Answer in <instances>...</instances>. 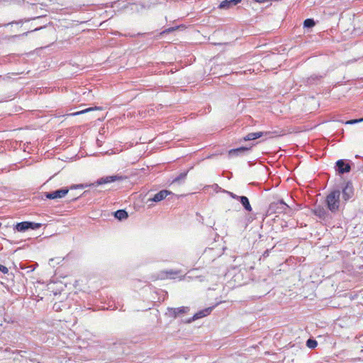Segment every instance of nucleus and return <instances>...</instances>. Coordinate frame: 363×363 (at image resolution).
Returning <instances> with one entry per match:
<instances>
[{"label": "nucleus", "mask_w": 363, "mask_h": 363, "mask_svg": "<svg viewBox=\"0 0 363 363\" xmlns=\"http://www.w3.org/2000/svg\"><path fill=\"white\" fill-rule=\"evenodd\" d=\"M340 191L338 189L332 191L326 196L325 202L327 207L333 213H335L339 210L340 203Z\"/></svg>", "instance_id": "f257e3e1"}, {"label": "nucleus", "mask_w": 363, "mask_h": 363, "mask_svg": "<svg viewBox=\"0 0 363 363\" xmlns=\"http://www.w3.org/2000/svg\"><path fill=\"white\" fill-rule=\"evenodd\" d=\"M289 209H290L289 206L283 199H280L269 204L268 212L269 213H286Z\"/></svg>", "instance_id": "f03ea898"}, {"label": "nucleus", "mask_w": 363, "mask_h": 363, "mask_svg": "<svg viewBox=\"0 0 363 363\" xmlns=\"http://www.w3.org/2000/svg\"><path fill=\"white\" fill-rule=\"evenodd\" d=\"M232 279L238 286L245 285L250 279L249 273L246 268L240 269L237 272L234 273Z\"/></svg>", "instance_id": "7ed1b4c3"}, {"label": "nucleus", "mask_w": 363, "mask_h": 363, "mask_svg": "<svg viewBox=\"0 0 363 363\" xmlns=\"http://www.w3.org/2000/svg\"><path fill=\"white\" fill-rule=\"evenodd\" d=\"M126 179L125 177L120 176V175H111V176H106L101 178L98 179L96 182L94 183L90 184L89 186H98L99 185L105 184H109L112 182H115L117 181H122L123 179ZM88 185H86L87 186Z\"/></svg>", "instance_id": "20e7f679"}, {"label": "nucleus", "mask_w": 363, "mask_h": 363, "mask_svg": "<svg viewBox=\"0 0 363 363\" xmlns=\"http://www.w3.org/2000/svg\"><path fill=\"white\" fill-rule=\"evenodd\" d=\"M335 169L338 174L348 173L351 170L350 162L343 159L338 160L335 162Z\"/></svg>", "instance_id": "39448f33"}, {"label": "nucleus", "mask_w": 363, "mask_h": 363, "mask_svg": "<svg viewBox=\"0 0 363 363\" xmlns=\"http://www.w3.org/2000/svg\"><path fill=\"white\" fill-rule=\"evenodd\" d=\"M41 226V223H37L30 221H23L21 223H18L15 229L18 232H26L28 229L36 230L40 228Z\"/></svg>", "instance_id": "423d86ee"}, {"label": "nucleus", "mask_w": 363, "mask_h": 363, "mask_svg": "<svg viewBox=\"0 0 363 363\" xmlns=\"http://www.w3.org/2000/svg\"><path fill=\"white\" fill-rule=\"evenodd\" d=\"M69 189L67 188H62L50 192H45L44 196L48 199H61L65 196L68 193Z\"/></svg>", "instance_id": "0eeeda50"}, {"label": "nucleus", "mask_w": 363, "mask_h": 363, "mask_svg": "<svg viewBox=\"0 0 363 363\" xmlns=\"http://www.w3.org/2000/svg\"><path fill=\"white\" fill-rule=\"evenodd\" d=\"M189 311V308L187 306H182L179 308H168L167 315L173 318H176L177 317L186 313Z\"/></svg>", "instance_id": "6e6552de"}, {"label": "nucleus", "mask_w": 363, "mask_h": 363, "mask_svg": "<svg viewBox=\"0 0 363 363\" xmlns=\"http://www.w3.org/2000/svg\"><path fill=\"white\" fill-rule=\"evenodd\" d=\"M354 196V187L351 181H347L342 189V198L347 201Z\"/></svg>", "instance_id": "1a4fd4ad"}, {"label": "nucleus", "mask_w": 363, "mask_h": 363, "mask_svg": "<svg viewBox=\"0 0 363 363\" xmlns=\"http://www.w3.org/2000/svg\"><path fill=\"white\" fill-rule=\"evenodd\" d=\"M323 78V75L313 74L310 77L304 79L303 82L306 86L317 85L320 84Z\"/></svg>", "instance_id": "9d476101"}, {"label": "nucleus", "mask_w": 363, "mask_h": 363, "mask_svg": "<svg viewBox=\"0 0 363 363\" xmlns=\"http://www.w3.org/2000/svg\"><path fill=\"white\" fill-rule=\"evenodd\" d=\"M213 308V307H208L198 311L193 315L192 318L187 320V323H191L196 320L207 316L211 313Z\"/></svg>", "instance_id": "9b49d317"}, {"label": "nucleus", "mask_w": 363, "mask_h": 363, "mask_svg": "<svg viewBox=\"0 0 363 363\" xmlns=\"http://www.w3.org/2000/svg\"><path fill=\"white\" fill-rule=\"evenodd\" d=\"M312 211L314 215H315L317 217L322 220H325L328 216V212L324 207L321 206H315L312 210Z\"/></svg>", "instance_id": "f8f14e48"}, {"label": "nucleus", "mask_w": 363, "mask_h": 363, "mask_svg": "<svg viewBox=\"0 0 363 363\" xmlns=\"http://www.w3.org/2000/svg\"><path fill=\"white\" fill-rule=\"evenodd\" d=\"M172 193L168 190H162L155 194V196L152 199H149L148 201H151L153 202H159L164 199L168 195L172 194Z\"/></svg>", "instance_id": "ddd939ff"}, {"label": "nucleus", "mask_w": 363, "mask_h": 363, "mask_svg": "<svg viewBox=\"0 0 363 363\" xmlns=\"http://www.w3.org/2000/svg\"><path fill=\"white\" fill-rule=\"evenodd\" d=\"M250 147H240L235 149H231L228 151V155L230 157H236L244 155L249 152Z\"/></svg>", "instance_id": "4468645a"}, {"label": "nucleus", "mask_w": 363, "mask_h": 363, "mask_svg": "<svg viewBox=\"0 0 363 363\" xmlns=\"http://www.w3.org/2000/svg\"><path fill=\"white\" fill-rule=\"evenodd\" d=\"M242 0H224L220 2L218 8L220 9H228L241 2Z\"/></svg>", "instance_id": "2eb2a0df"}, {"label": "nucleus", "mask_w": 363, "mask_h": 363, "mask_svg": "<svg viewBox=\"0 0 363 363\" xmlns=\"http://www.w3.org/2000/svg\"><path fill=\"white\" fill-rule=\"evenodd\" d=\"M242 206H243L244 209L247 212H251L252 211V208L250 205V201L248 198L245 196H240L239 200H238Z\"/></svg>", "instance_id": "dca6fc26"}, {"label": "nucleus", "mask_w": 363, "mask_h": 363, "mask_svg": "<svg viewBox=\"0 0 363 363\" xmlns=\"http://www.w3.org/2000/svg\"><path fill=\"white\" fill-rule=\"evenodd\" d=\"M267 134H268L267 132H265V133H264V132L250 133H248L246 136H245L243 138V140H245V141L253 140H255L257 138H259L262 135H267Z\"/></svg>", "instance_id": "f3484780"}, {"label": "nucleus", "mask_w": 363, "mask_h": 363, "mask_svg": "<svg viewBox=\"0 0 363 363\" xmlns=\"http://www.w3.org/2000/svg\"><path fill=\"white\" fill-rule=\"evenodd\" d=\"M114 217L119 220H122L126 219L128 217V214L125 210L120 209L114 212Z\"/></svg>", "instance_id": "a211bd4d"}, {"label": "nucleus", "mask_w": 363, "mask_h": 363, "mask_svg": "<svg viewBox=\"0 0 363 363\" xmlns=\"http://www.w3.org/2000/svg\"><path fill=\"white\" fill-rule=\"evenodd\" d=\"M174 274H177V272H174L173 270L161 272L158 278L164 279L167 277V275L170 276V277L172 278V276Z\"/></svg>", "instance_id": "6ab92c4d"}, {"label": "nucleus", "mask_w": 363, "mask_h": 363, "mask_svg": "<svg viewBox=\"0 0 363 363\" xmlns=\"http://www.w3.org/2000/svg\"><path fill=\"white\" fill-rule=\"evenodd\" d=\"M315 25V23L313 18H307L303 21V27L307 28H311Z\"/></svg>", "instance_id": "aec40b11"}, {"label": "nucleus", "mask_w": 363, "mask_h": 363, "mask_svg": "<svg viewBox=\"0 0 363 363\" xmlns=\"http://www.w3.org/2000/svg\"><path fill=\"white\" fill-rule=\"evenodd\" d=\"M317 345H318V342L315 339L309 338L306 341V346L308 348L314 349L317 347Z\"/></svg>", "instance_id": "412c9836"}, {"label": "nucleus", "mask_w": 363, "mask_h": 363, "mask_svg": "<svg viewBox=\"0 0 363 363\" xmlns=\"http://www.w3.org/2000/svg\"><path fill=\"white\" fill-rule=\"evenodd\" d=\"M187 172H184L179 174V176L175 177L173 180V182H177L179 183L181 181H184L185 178L186 177Z\"/></svg>", "instance_id": "4be33fe9"}, {"label": "nucleus", "mask_w": 363, "mask_h": 363, "mask_svg": "<svg viewBox=\"0 0 363 363\" xmlns=\"http://www.w3.org/2000/svg\"><path fill=\"white\" fill-rule=\"evenodd\" d=\"M95 109H98V108L97 107H95V108H88L86 109H84V110H82V111H77L76 113H72V116H77V115H80V114H83V113H87L89 111H93V110H95Z\"/></svg>", "instance_id": "5701e85b"}, {"label": "nucleus", "mask_w": 363, "mask_h": 363, "mask_svg": "<svg viewBox=\"0 0 363 363\" xmlns=\"http://www.w3.org/2000/svg\"><path fill=\"white\" fill-rule=\"evenodd\" d=\"M362 121H363V118H360L358 119H352V120L347 121L345 123L350 124V125H353V124H356L357 123H360Z\"/></svg>", "instance_id": "b1692460"}, {"label": "nucleus", "mask_w": 363, "mask_h": 363, "mask_svg": "<svg viewBox=\"0 0 363 363\" xmlns=\"http://www.w3.org/2000/svg\"><path fill=\"white\" fill-rule=\"evenodd\" d=\"M226 194H228L232 199H236V200H239L240 196H238L236 195L235 194L233 193V192H230V191H224Z\"/></svg>", "instance_id": "393cba45"}, {"label": "nucleus", "mask_w": 363, "mask_h": 363, "mask_svg": "<svg viewBox=\"0 0 363 363\" xmlns=\"http://www.w3.org/2000/svg\"><path fill=\"white\" fill-rule=\"evenodd\" d=\"M0 272L3 274H7L9 272V269L2 264H0Z\"/></svg>", "instance_id": "a878e982"}, {"label": "nucleus", "mask_w": 363, "mask_h": 363, "mask_svg": "<svg viewBox=\"0 0 363 363\" xmlns=\"http://www.w3.org/2000/svg\"><path fill=\"white\" fill-rule=\"evenodd\" d=\"M269 252H270V250H266L263 252L262 256H263L264 257H268V256H269Z\"/></svg>", "instance_id": "bb28decb"}, {"label": "nucleus", "mask_w": 363, "mask_h": 363, "mask_svg": "<svg viewBox=\"0 0 363 363\" xmlns=\"http://www.w3.org/2000/svg\"><path fill=\"white\" fill-rule=\"evenodd\" d=\"M177 28V27L174 28V27H172V28H168L164 32H167V33H170L174 30H176Z\"/></svg>", "instance_id": "cd10ccee"}, {"label": "nucleus", "mask_w": 363, "mask_h": 363, "mask_svg": "<svg viewBox=\"0 0 363 363\" xmlns=\"http://www.w3.org/2000/svg\"><path fill=\"white\" fill-rule=\"evenodd\" d=\"M255 2H257V3H264V2H268L269 1V0H253Z\"/></svg>", "instance_id": "c85d7f7f"}, {"label": "nucleus", "mask_w": 363, "mask_h": 363, "mask_svg": "<svg viewBox=\"0 0 363 363\" xmlns=\"http://www.w3.org/2000/svg\"><path fill=\"white\" fill-rule=\"evenodd\" d=\"M74 187L76 188V186H74ZM77 187L82 189V188H84V185L83 184H79V185H77Z\"/></svg>", "instance_id": "c756f323"}, {"label": "nucleus", "mask_w": 363, "mask_h": 363, "mask_svg": "<svg viewBox=\"0 0 363 363\" xmlns=\"http://www.w3.org/2000/svg\"><path fill=\"white\" fill-rule=\"evenodd\" d=\"M43 28V27H42V26H41V27H40V28H37L34 29V30H33V31H36V30H40V29H42ZM31 32H33V30H32Z\"/></svg>", "instance_id": "7c9ffc66"}]
</instances>
